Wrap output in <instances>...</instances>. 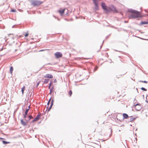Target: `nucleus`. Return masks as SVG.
<instances>
[{"instance_id": "obj_18", "label": "nucleus", "mask_w": 148, "mask_h": 148, "mask_svg": "<svg viewBox=\"0 0 148 148\" xmlns=\"http://www.w3.org/2000/svg\"><path fill=\"white\" fill-rule=\"evenodd\" d=\"M53 84V82L52 81H51L50 82V83L49 84V86H48V88L49 89H50L51 86Z\"/></svg>"}, {"instance_id": "obj_50", "label": "nucleus", "mask_w": 148, "mask_h": 148, "mask_svg": "<svg viewBox=\"0 0 148 148\" xmlns=\"http://www.w3.org/2000/svg\"><path fill=\"white\" fill-rule=\"evenodd\" d=\"M53 17H54L55 18H56V16H54V15H53Z\"/></svg>"}, {"instance_id": "obj_47", "label": "nucleus", "mask_w": 148, "mask_h": 148, "mask_svg": "<svg viewBox=\"0 0 148 148\" xmlns=\"http://www.w3.org/2000/svg\"><path fill=\"white\" fill-rule=\"evenodd\" d=\"M48 64H52L51 63H48V64H46V65H48Z\"/></svg>"}, {"instance_id": "obj_3", "label": "nucleus", "mask_w": 148, "mask_h": 148, "mask_svg": "<svg viewBox=\"0 0 148 148\" xmlns=\"http://www.w3.org/2000/svg\"><path fill=\"white\" fill-rule=\"evenodd\" d=\"M112 8L110 7H108V10H109L110 11L107 12H110L111 11H112L114 12H118L116 10V7L113 5H112Z\"/></svg>"}, {"instance_id": "obj_28", "label": "nucleus", "mask_w": 148, "mask_h": 148, "mask_svg": "<svg viewBox=\"0 0 148 148\" xmlns=\"http://www.w3.org/2000/svg\"><path fill=\"white\" fill-rule=\"evenodd\" d=\"M29 110H28V109H27V108L25 111V112L24 113L27 114L29 112Z\"/></svg>"}, {"instance_id": "obj_13", "label": "nucleus", "mask_w": 148, "mask_h": 148, "mask_svg": "<svg viewBox=\"0 0 148 148\" xmlns=\"http://www.w3.org/2000/svg\"><path fill=\"white\" fill-rule=\"evenodd\" d=\"M21 124L23 126H25L26 125V123L23 119L21 120Z\"/></svg>"}, {"instance_id": "obj_32", "label": "nucleus", "mask_w": 148, "mask_h": 148, "mask_svg": "<svg viewBox=\"0 0 148 148\" xmlns=\"http://www.w3.org/2000/svg\"><path fill=\"white\" fill-rule=\"evenodd\" d=\"M32 95V93H31L29 95H28V99H29V98L30 99H31V97Z\"/></svg>"}, {"instance_id": "obj_22", "label": "nucleus", "mask_w": 148, "mask_h": 148, "mask_svg": "<svg viewBox=\"0 0 148 148\" xmlns=\"http://www.w3.org/2000/svg\"><path fill=\"white\" fill-rule=\"evenodd\" d=\"M25 89V86H23V87L21 88V91L22 92V93L23 95L24 94V92Z\"/></svg>"}, {"instance_id": "obj_53", "label": "nucleus", "mask_w": 148, "mask_h": 148, "mask_svg": "<svg viewBox=\"0 0 148 148\" xmlns=\"http://www.w3.org/2000/svg\"><path fill=\"white\" fill-rule=\"evenodd\" d=\"M41 121L39 122H38V124H39V123H41Z\"/></svg>"}, {"instance_id": "obj_20", "label": "nucleus", "mask_w": 148, "mask_h": 148, "mask_svg": "<svg viewBox=\"0 0 148 148\" xmlns=\"http://www.w3.org/2000/svg\"><path fill=\"white\" fill-rule=\"evenodd\" d=\"M51 99V97L50 98L49 100L47 102V108L49 106V104L50 103Z\"/></svg>"}, {"instance_id": "obj_27", "label": "nucleus", "mask_w": 148, "mask_h": 148, "mask_svg": "<svg viewBox=\"0 0 148 148\" xmlns=\"http://www.w3.org/2000/svg\"><path fill=\"white\" fill-rule=\"evenodd\" d=\"M69 94L70 96H71L72 94V91L71 90L69 91Z\"/></svg>"}, {"instance_id": "obj_4", "label": "nucleus", "mask_w": 148, "mask_h": 148, "mask_svg": "<svg viewBox=\"0 0 148 148\" xmlns=\"http://www.w3.org/2000/svg\"><path fill=\"white\" fill-rule=\"evenodd\" d=\"M101 5L102 9L104 11L106 12H107L110 11L108 10V7H107L105 3L103 2H101Z\"/></svg>"}, {"instance_id": "obj_30", "label": "nucleus", "mask_w": 148, "mask_h": 148, "mask_svg": "<svg viewBox=\"0 0 148 148\" xmlns=\"http://www.w3.org/2000/svg\"><path fill=\"white\" fill-rule=\"evenodd\" d=\"M24 120L25 121L26 123H28L29 122V121H30L29 119L27 120L26 119H25Z\"/></svg>"}, {"instance_id": "obj_61", "label": "nucleus", "mask_w": 148, "mask_h": 148, "mask_svg": "<svg viewBox=\"0 0 148 148\" xmlns=\"http://www.w3.org/2000/svg\"><path fill=\"white\" fill-rule=\"evenodd\" d=\"M136 100V99L135 98V99H134V100Z\"/></svg>"}, {"instance_id": "obj_9", "label": "nucleus", "mask_w": 148, "mask_h": 148, "mask_svg": "<svg viewBox=\"0 0 148 148\" xmlns=\"http://www.w3.org/2000/svg\"><path fill=\"white\" fill-rule=\"evenodd\" d=\"M93 2L95 5V10H98L99 9V7L98 2H96L95 1H94V0H93Z\"/></svg>"}, {"instance_id": "obj_59", "label": "nucleus", "mask_w": 148, "mask_h": 148, "mask_svg": "<svg viewBox=\"0 0 148 148\" xmlns=\"http://www.w3.org/2000/svg\"><path fill=\"white\" fill-rule=\"evenodd\" d=\"M143 97H144V95H143Z\"/></svg>"}, {"instance_id": "obj_31", "label": "nucleus", "mask_w": 148, "mask_h": 148, "mask_svg": "<svg viewBox=\"0 0 148 148\" xmlns=\"http://www.w3.org/2000/svg\"><path fill=\"white\" fill-rule=\"evenodd\" d=\"M67 12L68 11H67V12H66V14H64V16H67L69 14V12Z\"/></svg>"}, {"instance_id": "obj_56", "label": "nucleus", "mask_w": 148, "mask_h": 148, "mask_svg": "<svg viewBox=\"0 0 148 148\" xmlns=\"http://www.w3.org/2000/svg\"><path fill=\"white\" fill-rule=\"evenodd\" d=\"M96 70H97V69H94V71H95Z\"/></svg>"}, {"instance_id": "obj_46", "label": "nucleus", "mask_w": 148, "mask_h": 148, "mask_svg": "<svg viewBox=\"0 0 148 148\" xmlns=\"http://www.w3.org/2000/svg\"><path fill=\"white\" fill-rule=\"evenodd\" d=\"M44 51V50H40L39 51L40 52V51Z\"/></svg>"}, {"instance_id": "obj_57", "label": "nucleus", "mask_w": 148, "mask_h": 148, "mask_svg": "<svg viewBox=\"0 0 148 148\" xmlns=\"http://www.w3.org/2000/svg\"><path fill=\"white\" fill-rule=\"evenodd\" d=\"M97 68H98V67H97L96 68V69H97Z\"/></svg>"}, {"instance_id": "obj_54", "label": "nucleus", "mask_w": 148, "mask_h": 148, "mask_svg": "<svg viewBox=\"0 0 148 148\" xmlns=\"http://www.w3.org/2000/svg\"><path fill=\"white\" fill-rule=\"evenodd\" d=\"M57 19L58 21H60V20L58 18H57Z\"/></svg>"}, {"instance_id": "obj_19", "label": "nucleus", "mask_w": 148, "mask_h": 148, "mask_svg": "<svg viewBox=\"0 0 148 148\" xmlns=\"http://www.w3.org/2000/svg\"><path fill=\"white\" fill-rule=\"evenodd\" d=\"M2 142L3 144L6 145L10 143V142H8L5 140H2Z\"/></svg>"}, {"instance_id": "obj_10", "label": "nucleus", "mask_w": 148, "mask_h": 148, "mask_svg": "<svg viewBox=\"0 0 148 148\" xmlns=\"http://www.w3.org/2000/svg\"><path fill=\"white\" fill-rule=\"evenodd\" d=\"M54 100L53 99H51V103L50 104V107L49 108H47V110H46V111L47 110V112H49L50 111V110L51 109L52 106H53V102H54Z\"/></svg>"}, {"instance_id": "obj_38", "label": "nucleus", "mask_w": 148, "mask_h": 148, "mask_svg": "<svg viewBox=\"0 0 148 148\" xmlns=\"http://www.w3.org/2000/svg\"><path fill=\"white\" fill-rule=\"evenodd\" d=\"M57 82V80L56 79H55L54 80V82L56 83Z\"/></svg>"}, {"instance_id": "obj_16", "label": "nucleus", "mask_w": 148, "mask_h": 148, "mask_svg": "<svg viewBox=\"0 0 148 148\" xmlns=\"http://www.w3.org/2000/svg\"><path fill=\"white\" fill-rule=\"evenodd\" d=\"M54 88V86H52L50 88V92L49 94H51L52 92L53 91V89Z\"/></svg>"}, {"instance_id": "obj_26", "label": "nucleus", "mask_w": 148, "mask_h": 148, "mask_svg": "<svg viewBox=\"0 0 148 148\" xmlns=\"http://www.w3.org/2000/svg\"><path fill=\"white\" fill-rule=\"evenodd\" d=\"M140 89L142 90L143 91H147V89L144 87H142L141 88H140Z\"/></svg>"}, {"instance_id": "obj_33", "label": "nucleus", "mask_w": 148, "mask_h": 148, "mask_svg": "<svg viewBox=\"0 0 148 148\" xmlns=\"http://www.w3.org/2000/svg\"><path fill=\"white\" fill-rule=\"evenodd\" d=\"M110 34H109L106 37V40L107 39H108L109 38V36H110Z\"/></svg>"}, {"instance_id": "obj_37", "label": "nucleus", "mask_w": 148, "mask_h": 148, "mask_svg": "<svg viewBox=\"0 0 148 148\" xmlns=\"http://www.w3.org/2000/svg\"><path fill=\"white\" fill-rule=\"evenodd\" d=\"M40 83V82L39 81L37 84L36 86L37 87L39 85V84Z\"/></svg>"}, {"instance_id": "obj_36", "label": "nucleus", "mask_w": 148, "mask_h": 148, "mask_svg": "<svg viewBox=\"0 0 148 148\" xmlns=\"http://www.w3.org/2000/svg\"><path fill=\"white\" fill-rule=\"evenodd\" d=\"M111 134H110V137L112 134V129H111Z\"/></svg>"}, {"instance_id": "obj_39", "label": "nucleus", "mask_w": 148, "mask_h": 148, "mask_svg": "<svg viewBox=\"0 0 148 148\" xmlns=\"http://www.w3.org/2000/svg\"><path fill=\"white\" fill-rule=\"evenodd\" d=\"M146 100H148V95L146 96Z\"/></svg>"}, {"instance_id": "obj_60", "label": "nucleus", "mask_w": 148, "mask_h": 148, "mask_svg": "<svg viewBox=\"0 0 148 148\" xmlns=\"http://www.w3.org/2000/svg\"><path fill=\"white\" fill-rule=\"evenodd\" d=\"M99 50L97 52H99Z\"/></svg>"}, {"instance_id": "obj_24", "label": "nucleus", "mask_w": 148, "mask_h": 148, "mask_svg": "<svg viewBox=\"0 0 148 148\" xmlns=\"http://www.w3.org/2000/svg\"><path fill=\"white\" fill-rule=\"evenodd\" d=\"M27 114H23V118H24V120L25 119H26V118L27 117Z\"/></svg>"}, {"instance_id": "obj_35", "label": "nucleus", "mask_w": 148, "mask_h": 148, "mask_svg": "<svg viewBox=\"0 0 148 148\" xmlns=\"http://www.w3.org/2000/svg\"><path fill=\"white\" fill-rule=\"evenodd\" d=\"M104 40H103V41L102 45L100 47V49H101V48H102V45H103V43L104 42Z\"/></svg>"}, {"instance_id": "obj_12", "label": "nucleus", "mask_w": 148, "mask_h": 148, "mask_svg": "<svg viewBox=\"0 0 148 148\" xmlns=\"http://www.w3.org/2000/svg\"><path fill=\"white\" fill-rule=\"evenodd\" d=\"M123 119H128L129 118V116L126 113H123Z\"/></svg>"}, {"instance_id": "obj_43", "label": "nucleus", "mask_w": 148, "mask_h": 148, "mask_svg": "<svg viewBox=\"0 0 148 148\" xmlns=\"http://www.w3.org/2000/svg\"><path fill=\"white\" fill-rule=\"evenodd\" d=\"M5 139L2 138L0 137V139Z\"/></svg>"}, {"instance_id": "obj_7", "label": "nucleus", "mask_w": 148, "mask_h": 148, "mask_svg": "<svg viewBox=\"0 0 148 148\" xmlns=\"http://www.w3.org/2000/svg\"><path fill=\"white\" fill-rule=\"evenodd\" d=\"M54 55L56 57V58L57 59L59 58L62 57V54L60 52H56L55 54Z\"/></svg>"}, {"instance_id": "obj_62", "label": "nucleus", "mask_w": 148, "mask_h": 148, "mask_svg": "<svg viewBox=\"0 0 148 148\" xmlns=\"http://www.w3.org/2000/svg\"><path fill=\"white\" fill-rule=\"evenodd\" d=\"M147 12V13L148 14V12Z\"/></svg>"}, {"instance_id": "obj_29", "label": "nucleus", "mask_w": 148, "mask_h": 148, "mask_svg": "<svg viewBox=\"0 0 148 148\" xmlns=\"http://www.w3.org/2000/svg\"><path fill=\"white\" fill-rule=\"evenodd\" d=\"M11 12H16V11L14 9H12L11 10Z\"/></svg>"}, {"instance_id": "obj_2", "label": "nucleus", "mask_w": 148, "mask_h": 148, "mask_svg": "<svg viewBox=\"0 0 148 148\" xmlns=\"http://www.w3.org/2000/svg\"><path fill=\"white\" fill-rule=\"evenodd\" d=\"M43 2V1L37 0H32L31 2V5L33 6L38 7L42 4Z\"/></svg>"}, {"instance_id": "obj_48", "label": "nucleus", "mask_w": 148, "mask_h": 148, "mask_svg": "<svg viewBox=\"0 0 148 148\" xmlns=\"http://www.w3.org/2000/svg\"><path fill=\"white\" fill-rule=\"evenodd\" d=\"M3 47L1 49V51H2V50H3Z\"/></svg>"}, {"instance_id": "obj_34", "label": "nucleus", "mask_w": 148, "mask_h": 148, "mask_svg": "<svg viewBox=\"0 0 148 148\" xmlns=\"http://www.w3.org/2000/svg\"><path fill=\"white\" fill-rule=\"evenodd\" d=\"M28 35L29 34L28 33H26L25 35V37H27L28 36Z\"/></svg>"}, {"instance_id": "obj_51", "label": "nucleus", "mask_w": 148, "mask_h": 148, "mask_svg": "<svg viewBox=\"0 0 148 148\" xmlns=\"http://www.w3.org/2000/svg\"><path fill=\"white\" fill-rule=\"evenodd\" d=\"M136 90H137V92L138 93V88H136Z\"/></svg>"}, {"instance_id": "obj_8", "label": "nucleus", "mask_w": 148, "mask_h": 148, "mask_svg": "<svg viewBox=\"0 0 148 148\" xmlns=\"http://www.w3.org/2000/svg\"><path fill=\"white\" fill-rule=\"evenodd\" d=\"M66 10L68 11L67 9L65 8L62 10H59L58 11V12L60 13V15L61 16H62L63 15L64 13L66 12L65 11Z\"/></svg>"}, {"instance_id": "obj_40", "label": "nucleus", "mask_w": 148, "mask_h": 148, "mask_svg": "<svg viewBox=\"0 0 148 148\" xmlns=\"http://www.w3.org/2000/svg\"><path fill=\"white\" fill-rule=\"evenodd\" d=\"M123 30L124 31H125V32H127V30L126 29H123Z\"/></svg>"}, {"instance_id": "obj_42", "label": "nucleus", "mask_w": 148, "mask_h": 148, "mask_svg": "<svg viewBox=\"0 0 148 148\" xmlns=\"http://www.w3.org/2000/svg\"><path fill=\"white\" fill-rule=\"evenodd\" d=\"M16 26L15 25H14L12 26V28H14L15 27V26Z\"/></svg>"}, {"instance_id": "obj_11", "label": "nucleus", "mask_w": 148, "mask_h": 148, "mask_svg": "<svg viewBox=\"0 0 148 148\" xmlns=\"http://www.w3.org/2000/svg\"><path fill=\"white\" fill-rule=\"evenodd\" d=\"M44 77L45 78H47L50 79H52L53 78V75H52L49 74H46L44 76Z\"/></svg>"}, {"instance_id": "obj_5", "label": "nucleus", "mask_w": 148, "mask_h": 148, "mask_svg": "<svg viewBox=\"0 0 148 148\" xmlns=\"http://www.w3.org/2000/svg\"><path fill=\"white\" fill-rule=\"evenodd\" d=\"M134 107L135 110L137 111H139L142 108L141 104L139 103H137L135 105Z\"/></svg>"}, {"instance_id": "obj_52", "label": "nucleus", "mask_w": 148, "mask_h": 148, "mask_svg": "<svg viewBox=\"0 0 148 148\" xmlns=\"http://www.w3.org/2000/svg\"><path fill=\"white\" fill-rule=\"evenodd\" d=\"M145 102L147 103H148V101H147V100H145Z\"/></svg>"}, {"instance_id": "obj_14", "label": "nucleus", "mask_w": 148, "mask_h": 148, "mask_svg": "<svg viewBox=\"0 0 148 148\" xmlns=\"http://www.w3.org/2000/svg\"><path fill=\"white\" fill-rule=\"evenodd\" d=\"M144 24H148V21H141L139 24L140 25H144Z\"/></svg>"}, {"instance_id": "obj_23", "label": "nucleus", "mask_w": 148, "mask_h": 148, "mask_svg": "<svg viewBox=\"0 0 148 148\" xmlns=\"http://www.w3.org/2000/svg\"><path fill=\"white\" fill-rule=\"evenodd\" d=\"M27 117L28 118V119L29 120H30L33 118V116L31 115H29Z\"/></svg>"}, {"instance_id": "obj_25", "label": "nucleus", "mask_w": 148, "mask_h": 148, "mask_svg": "<svg viewBox=\"0 0 148 148\" xmlns=\"http://www.w3.org/2000/svg\"><path fill=\"white\" fill-rule=\"evenodd\" d=\"M139 82H143L146 84H147L148 83V82L146 81L139 80Z\"/></svg>"}, {"instance_id": "obj_21", "label": "nucleus", "mask_w": 148, "mask_h": 148, "mask_svg": "<svg viewBox=\"0 0 148 148\" xmlns=\"http://www.w3.org/2000/svg\"><path fill=\"white\" fill-rule=\"evenodd\" d=\"M13 70V68L12 66H11L10 68V72L11 74L12 73V72Z\"/></svg>"}, {"instance_id": "obj_45", "label": "nucleus", "mask_w": 148, "mask_h": 148, "mask_svg": "<svg viewBox=\"0 0 148 148\" xmlns=\"http://www.w3.org/2000/svg\"><path fill=\"white\" fill-rule=\"evenodd\" d=\"M17 110V109L14 111V113H15L16 112Z\"/></svg>"}, {"instance_id": "obj_41", "label": "nucleus", "mask_w": 148, "mask_h": 148, "mask_svg": "<svg viewBox=\"0 0 148 148\" xmlns=\"http://www.w3.org/2000/svg\"><path fill=\"white\" fill-rule=\"evenodd\" d=\"M116 119L117 120H118V121H120V119H118L117 118H116Z\"/></svg>"}, {"instance_id": "obj_58", "label": "nucleus", "mask_w": 148, "mask_h": 148, "mask_svg": "<svg viewBox=\"0 0 148 148\" xmlns=\"http://www.w3.org/2000/svg\"><path fill=\"white\" fill-rule=\"evenodd\" d=\"M12 38L13 39H14V37H12Z\"/></svg>"}, {"instance_id": "obj_44", "label": "nucleus", "mask_w": 148, "mask_h": 148, "mask_svg": "<svg viewBox=\"0 0 148 148\" xmlns=\"http://www.w3.org/2000/svg\"><path fill=\"white\" fill-rule=\"evenodd\" d=\"M30 106H29L28 107V108H27V109H28V110H29V109H30Z\"/></svg>"}, {"instance_id": "obj_49", "label": "nucleus", "mask_w": 148, "mask_h": 148, "mask_svg": "<svg viewBox=\"0 0 148 148\" xmlns=\"http://www.w3.org/2000/svg\"><path fill=\"white\" fill-rule=\"evenodd\" d=\"M66 21H69V20H68V19H66V18H65L64 19Z\"/></svg>"}, {"instance_id": "obj_55", "label": "nucleus", "mask_w": 148, "mask_h": 148, "mask_svg": "<svg viewBox=\"0 0 148 148\" xmlns=\"http://www.w3.org/2000/svg\"><path fill=\"white\" fill-rule=\"evenodd\" d=\"M124 22H125V23H127V21H124Z\"/></svg>"}, {"instance_id": "obj_17", "label": "nucleus", "mask_w": 148, "mask_h": 148, "mask_svg": "<svg viewBox=\"0 0 148 148\" xmlns=\"http://www.w3.org/2000/svg\"><path fill=\"white\" fill-rule=\"evenodd\" d=\"M136 117H134L133 118H130L128 120V122H132V121L135 120Z\"/></svg>"}, {"instance_id": "obj_15", "label": "nucleus", "mask_w": 148, "mask_h": 148, "mask_svg": "<svg viewBox=\"0 0 148 148\" xmlns=\"http://www.w3.org/2000/svg\"><path fill=\"white\" fill-rule=\"evenodd\" d=\"M49 81V79H45L43 82V84H47Z\"/></svg>"}, {"instance_id": "obj_6", "label": "nucleus", "mask_w": 148, "mask_h": 148, "mask_svg": "<svg viewBox=\"0 0 148 148\" xmlns=\"http://www.w3.org/2000/svg\"><path fill=\"white\" fill-rule=\"evenodd\" d=\"M41 116V114H38L36 116V117L31 122V123H33L35 121H38L40 119V117Z\"/></svg>"}, {"instance_id": "obj_1", "label": "nucleus", "mask_w": 148, "mask_h": 148, "mask_svg": "<svg viewBox=\"0 0 148 148\" xmlns=\"http://www.w3.org/2000/svg\"><path fill=\"white\" fill-rule=\"evenodd\" d=\"M128 12L131 13L135 14H131L129 16V18L130 19L138 18H141L140 15V12L138 11L133 10L132 9H129L128 10Z\"/></svg>"}]
</instances>
